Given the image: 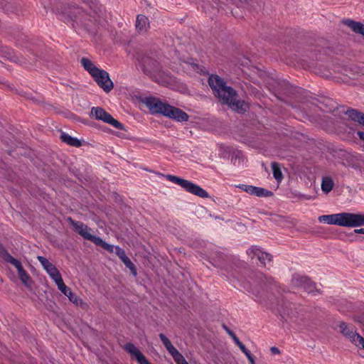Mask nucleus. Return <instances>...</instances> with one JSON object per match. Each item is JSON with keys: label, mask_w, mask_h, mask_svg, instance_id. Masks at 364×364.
Here are the masks:
<instances>
[{"label": "nucleus", "mask_w": 364, "mask_h": 364, "mask_svg": "<svg viewBox=\"0 0 364 364\" xmlns=\"http://www.w3.org/2000/svg\"><path fill=\"white\" fill-rule=\"evenodd\" d=\"M279 312V314L281 316V317L284 319V320H287V318L286 317H288L289 316V306H286L285 307L284 306H282L279 309H278Z\"/></svg>", "instance_id": "473e14b6"}, {"label": "nucleus", "mask_w": 364, "mask_h": 364, "mask_svg": "<svg viewBox=\"0 0 364 364\" xmlns=\"http://www.w3.org/2000/svg\"><path fill=\"white\" fill-rule=\"evenodd\" d=\"M343 23L346 25L348 27L351 28V30L355 32V33H358L364 37V24L355 21L351 19H347L343 21Z\"/></svg>", "instance_id": "6ab92c4d"}, {"label": "nucleus", "mask_w": 364, "mask_h": 364, "mask_svg": "<svg viewBox=\"0 0 364 364\" xmlns=\"http://www.w3.org/2000/svg\"><path fill=\"white\" fill-rule=\"evenodd\" d=\"M307 281L308 277L295 274L291 279V284L295 287L302 288Z\"/></svg>", "instance_id": "393cba45"}, {"label": "nucleus", "mask_w": 364, "mask_h": 364, "mask_svg": "<svg viewBox=\"0 0 364 364\" xmlns=\"http://www.w3.org/2000/svg\"><path fill=\"white\" fill-rule=\"evenodd\" d=\"M61 141L71 146L80 147L82 146V142L77 138L70 136L65 132H62L60 136Z\"/></svg>", "instance_id": "aec40b11"}, {"label": "nucleus", "mask_w": 364, "mask_h": 364, "mask_svg": "<svg viewBox=\"0 0 364 364\" xmlns=\"http://www.w3.org/2000/svg\"><path fill=\"white\" fill-rule=\"evenodd\" d=\"M318 221L342 227H360L364 226V214L340 213L331 215H323L318 217Z\"/></svg>", "instance_id": "7ed1b4c3"}, {"label": "nucleus", "mask_w": 364, "mask_h": 364, "mask_svg": "<svg viewBox=\"0 0 364 364\" xmlns=\"http://www.w3.org/2000/svg\"><path fill=\"white\" fill-rule=\"evenodd\" d=\"M238 187L244 191L257 197H269L273 196V193L271 191L264 188L245 184L240 185Z\"/></svg>", "instance_id": "ddd939ff"}, {"label": "nucleus", "mask_w": 364, "mask_h": 364, "mask_svg": "<svg viewBox=\"0 0 364 364\" xmlns=\"http://www.w3.org/2000/svg\"><path fill=\"white\" fill-rule=\"evenodd\" d=\"M191 65L196 70H198L199 68V65L196 63H191Z\"/></svg>", "instance_id": "c03bdc74"}, {"label": "nucleus", "mask_w": 364, "mask_h": 364, "mask_svg": "<svg viewBox=\"0 0 364 364\" xmlns=\"http://www.w3.org/2000/svg\"><path fill=\"white\" fill-rule=\"evenodd\" d=\"M223 327L227 333L232 338L233 341H235V339L237 338L235 333L232 331H231L226 325L224 324Z\"/></svg>", "instance_id": "c9c22d12"}, {"label": "nucleus", "mask_w": 364, "mask_h": 364, "mask_svg": "<svg viewBox=\"0 0 364 364\" xmlns=\"http://www.w3.org/2000/svg\"><path fill=\"white\" fill-rule=\"evenodd\" d=\"M61 13L68 21L77 25L87 28L92 21L91 16L85 13L81 8L68 4L61 8Z\"/></svg>", "instance_id": "423d86ee"}, {"label": "nucleus", "mask_w": 364, "mask_h": 364, "mask_svg": "<svg viewBox=\"0 0 364 364\" xmlns=\"http://www.w3.org/2000/svg\"><path fill=\"white\" fill-rule=\"evenodd\" d=\"M4 57L10 59L11 60H15V56H11V54L10 52L5 51V55H3Z\"/></svg>", "instance_id": "ea45409f"}, {"label": "nucleus", "mask_w": 364, "mask_h": 364, "mask_svg": "<svg viewBox=\"0 0 364 364\" xmlns=\"http://www.w3.org/2000/svg\"><path fill=\"white\" fill-rule=\"evenodd\" d=\"M271 166L272 168L274 178L278 182H280L283 179V175H282L279 164L277 162H272L271 164Z\"/></svg>", "instance_id": "cd10ccee"}, {"label": "nucleus", "mask_w": 364, "mask_h": 364, "mask_svg": "<svg viewBox=\"0 0 364 364\" xmlns=\"http://www.w3.org/2000/svg\"><path fill=\"white\" fill-rule=\"evenodd\" d=\"M358 136H359L360 139L364 141V132L361 131H358L357 132Z\"/></svg>", "instance_id": "79ce46f5"}, {"label": "nucleus", "mask_w": 364, "mask_h": 364, "mask_svg": "<svg viewBox=\"0 0 364 364\" xmlns=\"http://www.w3.org/2000/svg\"><path fill=\"white\" fill-rule=\"evenodd\" d=\"M208 85L215 97L223 104L228 105L233 110L243 113L246 111L244 101L237 100V92L230 86H228L225 80L218 75H211L208 78Z\"/></svg>", "instance_id": "f257e3e1"}, {"label": "nucleus", "mask_w": 364, "mask_h": 364, "mask_svg": "<svg viewBox=\"0 0 364 364\" xmlns=\"http://www.w3.org/2000/svg\"><path fill=\"white\" fill-rule=\"evenodd\" d=\"M37 259L41 264L43 269L46 271V272L49 274V276L54 280V282L59 277H61V274L58 269L55 267V266L49 262L48 259L43 256H38Z\"/></svg>", "instance_id": "f8f14e48"}, {"label": "nucleus", "mask_w": 364, "mask_h": 364, "mask_svg": "<svg viewBox=\"0 0 364 364\" xmlns=\"http://www.w3.org/2000/svg\"><path fill=\"white\" fill-rule=\"evenodd\" d=\"M68 297L71 302H73V304H75L77 306H78L82 303V300L79 296L74 294L73 293H72L71 295Z\"/></svg>", "instance_id": "72a5a7b5"}, {"label": "nucleus", "mask_w": 364, "mask_h": 364, "mask_svg": "<svg viewBox=\"0 0 364 364\" xmlns=\"http://www.w3.org/2000/svg\"><path fill=\"white\" fill-rule=\"evenodd\" d=\"M159 338L167 350L173 347L171 341L164 333H160Z\"/></svg>", "instance_id": "7c9ffc66"}, {"label": "nucleus", "mask_w": 364, "mask_h": 364, "mask_svg": "<svg viewBox=\"0 0 364 364\" xmlns=\"http://www.w3.org/2000/svg\"><path fill=\"white\" fill-rule=\"evenodd\" d=\"M168 352L171 355L176 364H188L182 354L173 346Z\"/></svg>", "instance_id": "5701e85b"}, {"label": "nucleus", "mask_w": 364, "mask_h": 364, "mask_svg": "<svg viewBox=\"0 0 364 364\" xmlns=\"http://www.w3.org/2000/svg\"><path fill=\"white\" fill-rule=\"evenodd\" d=\"M248 277L251 281L244 284L243 287L256 296H260L264 291L272 289V286H277L272 277H267L260 272L250 271Z\"/></svg>", "instance_id": "20e7f679"}, {"label": "nucleus", "mask_w": 364, "mask_h": 364, "mask_svg": "<svg viewBox=\"0 0 364 364\" xmlns=\"http://www.w3.org/2000/svg\"><path fill=\"white\" fill-rule=\"evenodd\" d=\"M334 183L329 177H325L321 182V189L324 193H329L333 188Z\"/></svg>", "instance_id": "bb28decb"}, {"label": "nucleus", "mask_w": 364, "mask_h": 364, "mask_svg": "<svg viewBox=\"0 0 364 364\" xmlns=\"http://www.w3.org/2000/svg\"><path fill=\"white\" fill-rule=\"evenodd\" d=\"M124 350L130 354L132 358H135L139 364H150L143 353L134 344L132 343H127L124 346Z\"/></svg>", "instance_id": "2eb2a0df"}, {"label": "nucleus", "mask_w": 364, "mask_h": 364, "mask_svg": "<svg viewBox=\"0 0 364 364\" xmlns=\"http://www.w3.org/2000/svg\"><path fill=\"white\" fill-rule=\"evenodd\" d=\"M338 327L341 333L348 338L352 343L358 347H362L364 349V338L354 331L353 327H350L346 322H339Z\"/></svg>", "instance_id": "1a4fd4ad"}, {"label": "nucleus", "mask_w": 364, "mask_h": 364, "mask_svg": "<svg viewBox=\"0 0 364 364\" xmlns=\"http://www.w3.org/2000/svg\"><path fill=\"white\" fill-rule=\"evenodd\" d=\"M92 77L97 85L105 92L108 93L114 88V83L106 70L99 69Z\"/></svg>", "instance_id": "9b49d317"}, {"label": "nucleus", "mask_w": 364, "mask_h": 364, "mask_svg": "<svg viewBox=\"0 0 364 364\" xmlns=\"http://www.w3.org/2000/svg\"><path fill=\"white\" fill-rule=\"evenodd\" d=\"M67 220L73 227L74 230L77 232L84 239H87V237L90 234L88 230H90L86 225L80 221H75L72 218H68Z\"/></svg>", "instance_id": "a211bd4d"}, {"label": "nucleus", "mask_w": 364, "mask_h": 364, "mask_svg": "<svg viewBox=\"0 0 364 364\" xmlns=\"http://www.w3.org/2000/svg\"><path fill=\"white\" fill-rule=\"evenodd\" d=\"M116 254L124 264L126 267L129 269L131 273L136 277L137 275L136 268L131 259L127 256L125 251L122 248L116 247Z\"/></svg>", "instance_id": "f3484780"}, {"label": "nucleus", "mask_w": 364, "mask_h": 364, "mask_svg": "<svg viewBox=\"0 0 364 364\" xmlns=\"http://www.w3.org/2000/svg\"><path fill=\"white\" fill-rule=\"evenodd\" d=\"M227 259L228 257L226 255L220 252L218 253L215 255V257H212V259L213 261V264L218 268L226 269L227 267L225 262L227 260Z\"/></svg>", "instance_id": "4be33fe9"}, {"label": "nucleus", "mask_w": 364, "mask_h": 364, "mask_svg": "<svg viewBox=\"0 0 364 364\" xmlns=\"http://www.w3.org/2000/svg\"><path fill=\"white\" fill-rule=\"evenodd\" d=\"M26 97H27L28 99L31 100H32V101H33L35 103H39V102H40V101H39V100H36V99H35V98H33V97H30V96H27Z\"/></svg>", "instance_id": "37998d69"}, {"label": "nucleus", "mask_w": 364, "mask_h": 364, "mask_svg": "<svg viewBox=\"0 0 364 364\" xmlns=\"http://www.w3.org/2000/svg\"><path fill=\"white\" fill-rule=\"evenodd\" d=\"M164 177L172 183L179 185L187 192L202 198H209L208 193L198 185L178 176L167 174Z\"/></svg>", "instance_id": "0eeeda50"}, {"label": "nucleus", "mask_w": 364, "mask_h": 364, "mask_svg": "<svg viewBox=\"0 0 364 364\" xmlns=\"http://www.w3.org/2000/svg\"><path fill=\"white\" fill-rule=\"evenodd\" d=\"M270 351L272 353V354H279L280 353V350L279 349L277 348V347H275V346H272L270 348Z\"/></svg>", "instance_id": "58836bf2"}, {"label": "nucleus", "mask_w": 364, "mask_h": 364, "mask_svg": "<svg viewBox=\"0 0 364 364\" xmlns=\"http://www.w3.org/2000/svg\"><path fill=\"white\" fill-rule=\"evenodd\" d=\"M148 23V18L144 15H138L136 21V28L138 30L144 29Z\"/></svg>", "instance_id": "c85d7f7f"}, {"label": "nucleus", "mask_w": 364, "mask_h": 364, "mask_svg": "<svg viewBox=\"0 0 364 364\" xmlns=\"http://www.w3.org/2000/svg\"><path fill=\"white\" fill-rule=\"evenodd\" d=\"M84 69L87 71L90 75L93 77L100 68L94 65V63L87 58H82L80 60Z\"/></svg>", "instance_id": "412c9836"}, {"label": "nucleus", "mask_w": 364, "mask_h": 364, "mask_svg": "<svg viewBox=\"0 0 364 364\" xmlns=\"http://www.w3.org/2000/svg\"><path fill=\"white\" fill-rule=\"evenodd\" d=\"M353 234H364V228L355 229L349 235H353Z\"/></svg>", "instance_id": "4c0bfd02"}, {"label": "nucleus", "mask_w": 364, "mask_h": 364, "mask_svg": "<svg viewBox=\"0 0 364 364\" xmlns=\"http://www.w3.org/2000/svg\"><path fill=\"white\" fill-rule=\"evenodd\" d=\"M234 342L247 356L250 363L255 364V360L254 359L253 355L251 354L250 351L248 349H247L245 346L240 341V339L237 338L236 339H235Z\"/></svg>", "instance_id": "b1692460"}, {"label": "nucleus", "mask_w": 364, "mask_h": 364, "mask_svg": "<svg viewBox=\"0 0 364 364\" xmlns=\"http://www.w3.org/2000/svg\"><path fill=\"white\" fill-rule=\"evenodd\" d=\"M136 67L145 75L153 77L161 71L160 63L150 53L138 52L136 55Z\"/></svg>", "instance_id": "39448f33"}, {"label": "nucleus", "mask_w": 364, "mask_h": 364, "mask_svg": "<svg viewBox=\"0 0 364 364\" xmlns=\"http://www.w3.org/2000/svg\"><path fill=\"white\" fill-rule=\"evenodd\" d=\"M83 2L90 5V6L92 9V6L95 4L96 0H82Z\"/></svg>", "instance_id": "a19ab883"}, {"label": "nucleus", "mask_w": 364, "mask_h": 364, "mask_svg": "<svg viewBox=\"0 0 364 364\" xmlns=\"http://www.w3.org/2000/svg\"><path fill=\"white\" fill-rule=\"evenodd\" d=\"M0 256L5 262H9L16 268L19 279L23 284H25L26 287H28L30 285V282H31L30 275L23 269L21 262L13 257L1 243Z\"/></svg>", "instance_id": "6e6552de"}, {"label": "nucleus", "mask_w": 364, "mask_h": 364, "mask_svg": "<svg viewBox=\"0 0 364 364\" xmlns=\"http://www.w3.org/2000/svg\"><path fill=\"white\" fill-rule=\"evenodd\" d=\"M101 247L102 249L108 251L109 252H113V251H114V246L110 244L107 243L105 241H104L103 244L102 245Z\"/></svg>", "instance_id": "f704fd0d"}, {"label": "nucleus", "mask_w": 364, "mask_h": 364, "mask_svg": "<svg viewBox=\"0 0 364 364\" xmlns=\"http://www.w3.org/2000/svg\"><path fill=\"white\" fill-rule=\"evenodd\" d=\"M143 102L151 113L161 114L179 122H187L189 119V115L186 112L179 108L163 102L159 98L148 97Z\"/></svg>", "instance_id": "f03ea898"}, {"label": "nucleus", "mask_w": 364, "mask_h": 364, "mask_svg": "<svg viewBox=\"0 0 364 364\" xmlns=\"http://www.w3.org/2000/svg\"><path fill=\"white\" fill-rule=\"evenodd\" d=\"M311 58L314 60V59H317L316 56H311Z\"/></svg>", "instance_id": "a18cd8bd"}, {"label": "nucleus", "mask_w": 364, "mask_h": 364, "mask_svg": "<svg viewBox=\"0 0 364 364\" xmlns=\"http://www.w3.org/2000/svg\"><path fill=\"white\" fill-rule=\"evenodd\" d=\"M91 115L94 116L97 119L102 120L105 123L112 125L114 127L118 129L125 130L124 124H122L120 122L113 118V117L109 113L106 112L102 107H92L91 109Z\"/></svg>", "instance_id": "9d476101"}, {"label": "nucleus", "mask_w": 364, "mask_h": 364, "mask_svg": "<svg viewBox=\"0 0 364 364\" xmlns=\"http://www.w3.org/2000/svg\"><path fill=\"white\" fill-rule=\"evenodd\" d=\"M56 285L58 286V289L65 296H69L71 295V294L73 293L70 288H69L68 287H67L63 280V278L62 277L58 278L55 281Z\"/></svg>", "instance_id": "a878e982"}, {"label": "nucleus", "mask_w": 364, "mask_h": 364, "mask_svg": "<svg viewBox=\"0 0 364 364\" xmlns=\"http://www.w3.org/2000/svg\"><path fill=\"white\" fill-rule=\"evenodd\" d=\"M302 289L308 293H314L316 291L318 292V290L316 287V284L311 281L309 277L307 282L305 283Z\"/></svg>", "instance_id": "c756f323"}, {"label": "nucleus", "mask_w": 364, "mask_h": 364, "mask_svg": "<svg viewBox=\"0 0 364 364\" xmlns=\"http://www.w3.org/2000/svg\"><path fill=\"white\" fill-rule=\"evenodd\" d=\"M339 112L348 115V118L352 121L358 122L364 126V113L358 109L347 108L345 106H341L338 108Z\"/></svg>", "instance_id": "4468645a"}, {"label": "nucleus", "mask_w": 364, "mask_h": 364, "mask_svg": "<svg viewBox=\"0 0 364 364\" xmlns=\"http://www.w3.org/2000/svg\"><path fill=\"white\" fill-rule=\"evenodd\" d=\"M10 0H0V9H9V4Z\"/></svg>", "instance_id": "e433bc0d"}, {"label": "nucleus", "mask_w": 364, "mask_h": 364, "mask_svg": "<svg viewBox=\"0 0 364 364\" xmlns=\"http://www.w3.org/2000/svg\"><path fill=\"white\" fill-rule=\"evenodd\" d=\"M247 253L252 258L257 257V259L264 265H265L266 261L271 262L272 259V256L270 254L262 252L259 248L255 246L250 248L247 251Z\"/></svg>", "instance_id": "dca6fc26"}, {"label": "nucleus", "mask_w": 364, "mask_h": 364, "mask_svg": "<svg viewBox=\"0 0 364 364\" xmlns=\"http://www.w3.org/2000/svg\"><path fill=\"white\" fill-rule=\"evenodd\" d=\"M86 240L92 242L94 244H95L96 245L100 246V247H101L104 242V240L101 237H100L98 236L92 235L91 234H90L87 237Z\"/></svg>", "instance_id": "2f4dec72"}]
</instances>
